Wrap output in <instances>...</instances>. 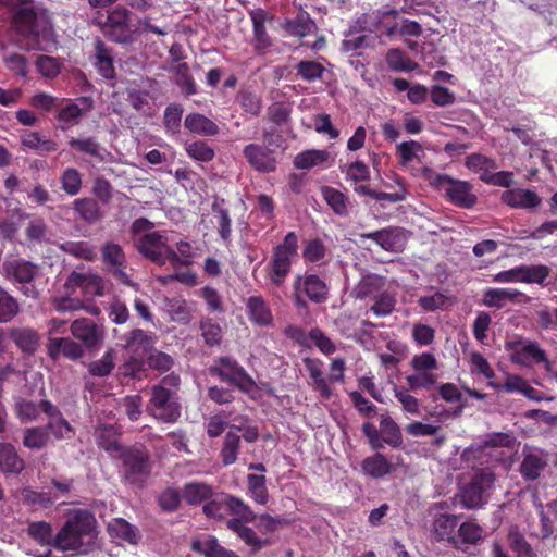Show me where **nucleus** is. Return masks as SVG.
<instances>
[{
    "instance_id": "2eb2a0df",
    "label": "nucleus",
    "mask_w": 557,
    "mask_h": 557,
    "mask_svg": "<svg viewBox=\"0 0 557 557\" xmlns=\"http://www.w3.org/2000/svg\"><path fill=\"white\" fill-rule=\"evenodd\" d=\"M72 335L88 349H98L103 342L104 331L87 318L76 319L71 324Z\"/></svg>"
},
{
    "instance_id": "7ed1b4c3",
    "label": "nucleus",
    "mask_w": 557,
    "mask_h": 557,
    "mask_svg": "<svg viewBox=\"0 0 557 557\" xmlns=\"http://www.w3.org/2000/svg\"><path fill=\"white\" fill-rule=\"evenodd\" d=\"M124 348L129 357L123 364V374L139 379L146 370V358L153 349L156 336L152 333L135 329L123 336Z\"/></svg>"
},
{
    "instance_id": "9b49d317",
    "label": "nucleus",
    "mask_w": 557,
    "mask_h": 557,
    "mask_svg": "<svg viewBox=\"0 0 557 557\" xmlns=\"http://www.w3.org/2000/svg\"><path fill=\"white\" fill-rule=\"evenodd\" d=\"M549 274L548 267L544 264H521L509 270L500 271L492 276V282L498 284L527 283L543 284Z\"/></svg>"
},
{
    "instance_id": "680f3d73",
    "label": "nucleus",
    "mask_w": 557,
    "mask_h": 557,
    "mask_svg": "<svg viewBox=\"0 0 557 557\" xmlns=\"http://www.w3.org/2000/svg\"><path fill=\"white\" fill-rule=\"evenodd\" d=\"M193 548L205 555V557H237L234 552L222 547L214 537L195 543Z\"/></svg>"
},
{
    "instance_id": "39448f33",
    "label": "nucleus",
    "mask_w": 557,
    "mask_h": 557,
    "mask_svg": "<svg viewBox=\"0 0 557 557\" xmlns=\"http://www.w3.org/2000/svg\"><path fill=\"white\" fill-rule=\"evenodd\" d=\"M298 236L295 232H289L285 235L283 242L278 244L274 250L267 269L269 278L275 286H281L292 268V258L297 255Z\"/></svg>"
},
{
    "instance_id": "393cba45",
    "label": "nucleus",
    "mask_w": 557,
    "mask_h": 557,
    "mask_svg": "<svg viewBox=\"0 0 557 557\" xmlns=\"http://www.w3.org/2000/svg\"><path fill=\"white\" fill-rule=\"evenodd\" d=\"M47 350L49 357L53 360H58L61 356L70 360H77L84 356L82 345L70 337H49Z\"/></svg>"
},
{
    "instance_id": "4468645a",
    "label": "nucleus",
    "mask_w": 557,
    "mask_h": 557,
    "mask_svg": "<svg viewBox=\"0 0 557 557\" xmlns=\"http://www.w3.org/2000/svg\"><path fill=\"white\" fill-rule=\"evenodd\" d=\"M494 481L495 475L488 469L478 472L462 492L465 507L473 509L481 506L485 502V494L493 486Z\"/></svg>"
},
{
    "instance_id": "37998d69",
    "label": "nucleus",
    "mask_w": 557,
    "mask_h": 557,
    "mask_svg": "<svg viewBox=\"0 0 557 557\" xmlns=\"http://www.w3.org/2000/svg\"><path fill=\"white\" fill-rule=\"evenodd\" d=\"M321 193L323 199L332 208L335 214L342 216L348 214L350 202L344 193L331 186L322 187Z\"/></svg>"
},
{
    "instance_id": "b1692460",
    "label": "nucleus",
    "mask_w": 557,
    "mask_h": 557,
    "mask_svg": "<svg viewBox=\"0 0 557 557\" xmlns=\"http://www.w3.org/2000/svg\"><path fill=\"white\" fill-rule=\"evenodd\" d=\"M294 287L313 302L321 304L327 299L329 288L326 284L315 274L297 276Z\"/></svg>"
},
{
    "instance_id": "c9c22d12",
    "label": "nucleus",
    "mask_w": 557,
    "mask_h": 557,
    "mask_svg": "<svg viewBox=\"0 0 557 557\" xmlns=\"http://www.w3.org/2000/svg\"><path fill=\"white\" fill-rule=\"evenodd\" d=\"M184 126L191 133L199 136H214L219 133V126L199 113H189L184 120Z\"/></svg>"
},
{
    "instance_id": "c85d7f7f",
    "label": "nucleus",
    "mask_w": 557,
    "mask_h": 557,
    "mask_svg": "<svg viewBox=\"0 0 557 557\" xmlns=\"http://www.w3.org/2000/svg\"><path fill=\"white\" fill-rule=\"evenodd\" d=\"M362 238H369L375 242L381 248L387 251H396L404 244V235L398 228H383L380 231L364 233Z\"/></svg>"
},
{
    "instance_id": "72a5a7b5",
    "label": "nucleus",
    "mask_w": 557,
    "mask_h": 557,
    "mask_svg": "<svg viewBox=\"0 0 557 557\" xmlns=\"http://www.w3.org/2000/svg\"><path fill=\"white\" fill-rule=\"evenodd\" d=\"M0 469L12 474H18L25 469L24 459L10 443H0Z\"/></svg>"
},
{
    "instance_id": "0eeeda50",
    "label": "nucleus",
    "mask_w": 557,
    "mask_h": 557,
    "mask_svg": "<svg viewBox=\"0 0 557 557\" xmlns=\"http://www.w3.org/2000/svg\"><path fill=\"white\" fill-rule=\"evenodd\" d=\"M132 13L126 8L116 7L107 16L102 30L107 37L117 44H132L137 29L132 23Z\"/></svg>"
},
{
    "instance_id": "ea45409f",
    "label": "nucleus",
    "mask_w": 557,
    "mask_h": 557,
    "mask_svg": "<svg viewBox=\"0 0 557 557\" xmlns=\"http://www.w3.org/2000/svg\"><path fill=\"white\" fill-rule=\"evenodd\" d=\"M66 285L71 288H81L84 294L102 295L101 280L98 276L73 272Z\"/></svg>"
},
{
    "instance_id": "423d86ee",
    "label": "nucleus",
    "mask_w": 557,
    "mask_h": 557,
    "mask_svg": "<svg viewBox=\"0 0 557 557\" xmlns=\"http://www.w3.org/2000/svg\"><path fill=\"white\" fill-rule=\"evenodd\" d=\"M212 375L219 376L222 381L236 386L246 394L256 392L257 385L255 380L247 371L232 357H221L215 360L214 364L209 369Z\"/></svg>"
},
{
    "instance_id": "cd10ccee",
    "label": "nucleus",
    "mask_w": 557,
    "mask_h": 557,
    "mask_svg": "<svg viewBox=\"0 0 557 557\" xmlns=\"http://www.w3.org/2000/svg\"><path fill=\"white\" fill-rule=\"evenodd\" d=\"M95 67L98 73L106 79L114 77V54L103 41L97 39L95 42Z\"/></svg>"
},
{
    "instance_id": "58836bf2",
    "label": "nucleus",
    "mask_w": 557,
    "mask_h": 557,
    "mask_svg": "<svg viewBox=\"0 0 557 557\" xmlns=\"http://www.w3.org/2000/svg\"><path fill=\"white\" fill-rule=\"evenodd\" d=\"M385 285L384 277L376 274H367L362 276L359 283L354 288V294L358 299H364L367 297H375L379 293H382Z\"/></svg>"
},
{
    "instance_id": "603ef678",
    "label": "nucleus",
    "mask_w": 557,
    "mask_h": 557,
    "mask_svg": "<svg viewBox=\"0 0 557 557\" xmlns=\"http://www.w3.org/2000/svg\"><path fill=\"white\" fill-rule=\"evenodd\" d=\"M62 190L69 196H76L82 189L83 178L79 171L69 166L60 175Z\"/></svg>"
},
{
    "instance_id": "f257e3e1",
    "label": "nucleus",
    "mask_w": 557,
    "mask_h": 557,
    "mask_svg": "<svg viewBox=\"0 0 557 557\" xmlns=\"http://www.w3.org/2000/svg\"><path fill=\"white\" fill-rule=\"evenodd\" d=\"M0 4L15 7V26L26 40L27 49L51 52L57 47L48 12L34 0H0Z\"/></svg>"
},
{
    "instance_id": "412c9836",
    "label": "nucleus",
    "mask_w": 557,
    "mask_h": 557,
    "mask_svg": "<svg viewBox=\"0 0 557 557\" xmlns=\"http://www.w3.org/2000/svg\"><path fill=\"white\" fill-rule=\"evenodd\" d=\"M500 200L512 209L534 210L542 203L539 194L528 188H511L502 193Z\"/></svg>"
},
{
    "instance_id": "4c0bfd02",
    "label": "nucleus",
    "mask_w": 557,
    "mask_h": 557,
    "mask_svg": "<svg viewBox=\"0 0 557 557\" xmlns=\"http://www.w3.org/2000/svg\"><path fill=\"white\" fill-rule=\"evenodd\" d=\"M10 337L26 354L35 352L39 345L38 333L30 327H14L10 331Z\"/></svg>"
},
{
    "instance_id": "a19ab883",
    "label": "nucleus",
    "mask_w": 557,
    "mask_h": 557,
    "mask_svg": "<svg viewBox=\"0 0 557 557\" xmlns=\"http://www.w3.org/2000/svg\"><path fill=\"white\" fill-rule=\"evenodd\" d=\"M329 250L322 239L313 238L305 243L302 258L306 263L322 265L326 263Z\"/></svg>"
},
{
    "instance_id": "864d4df0",
    "label": "nucleus",
    "mask_w": 557,
    "mask_h": 557,
    "mask_svg": "<svg viewBox=\"0 0 557 557\" xmlns=\"http://www.w3.org/2000/svg\"><path fill=\"white\" fill-rule=\"evenodd\" d=\"M213 496L210 485L199 482H193L185 485L183 497L188 504H200Z\"/></svg>"
},
{
    "instance_id": "ddd939ff",
    "label": "nucleus",
    "mask_w": 557,
    "mask_h": 557,
    "mask_svg": "<svg viewBox=\"0 0 557 557\" xmlns=\"http://www.w3.org/2000/svg\"><path fill=\"white\" fill-rule=\"evenodd\" d=\"M510 359L513 363L531 367L535 363H548L546 352L536 342L519 341L507 344Z\"/></svg>"
},
{
    "instance_id": "5701e85b",
    "label": "nucleus",
    "mask_w": 557,
    "mask_h": 557,
    "mask_svg": "<svg viewBox=\"0 0 557 557\" xmlns=\"http://www.w3.org/2000/svg\"><path fill=\"white\" fill-rule=\"evenodd\" d=\"M458 517L449 513L434 515L432 522V534L436 541H445L447 543L458 545L457 528Z\"/></svg>"
},
{
    "instance_id": "6e6d98bb",
    "label": "nucleus",
    "mask_w": 557,
    "mask_h": 557,
    "mask_svg": "<svg viewBox=\"0 0 557 557\" xmlns=\"http://www.w3.org/2000/svg\"><path fill=\"white\" fill-rule=\"evenodd\" d=\"M74 210L81 219L88 223H95L101 216L99 205L90 198L76 199L74 201Z\"/></svg>"
},
{
    "instance_id": "3c124183",
    "label": "nucleus",
    "mask_w": 557,
    "mask_h": 557,
    "mask_svg": "<svg viewBox=\"0 0 557 557\" xmlns=\"http://www.w3.org/2000/svg\"><path fill=\"white\" fill-rule=\"evenodd\" d=\"M248 495L259 505H265L269 500V492L265 485V476L258 474L247 475Z\"/></svg>"
},
{
    "instance_id": "774afa93",
    "label": "nucleus",
    "mask_w": 557,
    "mask_h": 557,
    "mask_svg": "<svg viewBox=\"0 0 557 557\" xmlns=\"http://www.w3.org/2000/svg\"><path fill=\"white\" fill-rule=\"evenodd\" d=\"M225 507L235 516L240 518L245 522H251L256 520V515L251 508L240 498L226 495L224 497Z\"/></svg>"
},
{
    "instance_id": "c756f323",
    "label": "nucleus",
    "mask_w": 557,
    "mask_h": 557,
    "mask_svg": "<svg viewBox=\"0 0 557 557\" xmlns=\"http://www.w3.org/2000/svg\"><path fill=\"white\" fill-rule=\"evenodd\" d=\"M69 145L71 148L98 162H106L110 156L108 150L95 137L71 138Z\"/></svg>"
},
{
    "instance_id": "7c9ffc66",
    "label": "nucleus",
    "mask_w": 557,
    "mask_h": 557,
    "mask_svg": "<svg viewBox=\"0 0 557 557\" xmlns=\"http://www.w3.org/2000/svg\"><path fill=\"white\" fill-rule=\"evenodd\" d=\"M253 26L252 46L258 53H263L271 47L272 41L265 29V12L261 9L250 13Z\"/></svg>"
},
{
    "instance_id": "1a4fd4ad",
    "label": "nucleus",
    "mask_w": 557,
    "mask_h": 557,
    "mask_svg": "<svg viewBox=\"0 0 557 557\" xmlns=\"http://www.w3.org/2000/svg\"><path fill=\"white\" fill-rule=\"evenodd\" d=\"M410 364L414 370V373L406 377L410 389H430L436 383L438 376L434 371L438 369V363L433 354L414 355Z\"/></svg>"
},
{
    "instance_id": "2f4dec72",
    "label": "nucleus",
    "mask_w": 557,
    "mask_h": 557,
    "mask_svg": "<svg viewBox=\"0 0 557 557\" xmlns=\"http://www.w3.org/2000/svg\"><path fill=\"white\" fill-rule=\"evenodd\" d=\"M96 442L99 447L108 451L112 457H117L125 448L119 442V433L113 425H100L95 431Z\"/></svg>"
},
{
    "instance_id": "13d9d810",
    "label": "nucleus",
    "mask_w": 557,
    "mask_h": 557,
    "mask_svg": "<svg viewBox=\"0 0 557 557\" xmlns=\"http://www.w3.org/2000/svg\"><path fill=\"white\" fill-rule=\"evenodd\" d=\"M187 156L197 162H210L215 156L214 149L203 140H196L185 145Z\"/></svg>"
},
{
    "instance_id": "de8ad7c7",
    "label": "nucleus",
    "mask_w": 557,
    "mask_h": 557,
    "mask_svg": "<svg viewBox=\"0 0 557 557\" xmlns=\"http://www.w3.org/2000/svg\"><path fill=\"white\" fill-rule=\"evenodd\" d=\"M52 306L61 313L73 312L81 309H84L92 315H98L100 313V309L97 306H85L81 299L73 297H54L52 299Z\"/></svg>"
},
{
    "instance_id": "f3484780",
    "label": "nucleus",
    "mask_w": 557,
    "mask_h": 557,
    "mask_svg": "<svg viewBox=\"0 0 557 557\" xmlns=\"http://www.w3.org/2000/svg\"><path fill=\"white\" fill-rule=\"evenodd\" d=\"M94 108V101L89 97H79L74 101L67 102L62 107L57 115V120L60 123L62 129H67L77 125L81 119L91 111Z\"/></svg>"
},
{
    "instance_id": "4be33fe9",
    "label": "nucleus",
    "mask_w": 557,
    "mask_h": 557,
    "mask_svg": "<svg viewBox=\"0 0 557 557\" xmlns=\"http://www.w3.org/2000/svg\"><path fill=\"white\" fill-rule=\"evenodd\" d=\"M27 534L30 539L44 547L42 552H28L29 555H33L34 557L51 556L50 547L51 545H55V535H53L50 523L46 521L32 522L27 528Z\"/></svg>"
},
{
    "instance_id": "6e6552de",
    "label": "nucleus",
    "mask_w": 557,
    "mask_h": 557,
    "mask_svg": "<svg viewBox=\"0 0 557 557\" xmlns=\"http://www.w3.org/2000/svg\"><path fill=\"white\" fill-rule=\"evenodd\" d=\"M147 411L160 421L175 422L181 416L175 392L164 386H153Z\"/></svg>"
},
{
    "instance_id": "c03bdc74",
    "label": "nucleus",
    "mask_w": 557,
    "mask_h": 557,
    "mask_svg": "<svg viewBox=\"0 0 557 557\" xmlns=\"http://www.w3.org/2000/svg\"><path fill=\"white\" fill-rule=\"evenodd\" d=\"M362 471L374 479L382 478L392 472V465L386 457L380 453L366 458L361 465Z\"/></svg>"
},
{
    "instance_id": "8fccbe9b",
    "label": "nucleus",
    "mask_w": 557,
    "mask_h": 557,
    "mask_svg": "<svg viewBox=\"0 0 557 557\" xmlns=\"http://www.w3.org/2000/svg\"><path fill=\"white\" fill-rule=\"evenodd\" d=\"M386 63L391 70L396 72L408 73L418 67V64L399 49L388 50L386 54Z\"/></svg>"
},
{
    "instance_id": "9d476101",
    "label": "nucleus",
    "mask_w": 557,
    "mask_h": 557,
    "mask_svg": "<svg viewBox=\"0 0 557 557\" xmlns=\"http://www.w3.org/2000/svg\"><path fill=\"white\" fill-rule=\"evenodd\" d=\"M116 458L123 461L122 474L127 483L139 485L148 478V456L143 449L125 448Z\"/></svg>"
},
{
    "instance_id": "e2e57ef3",
    "label": "nucleus",
    "mask_w": 557,
    "mask_h": 557,
    "mask_svg": "<svg viewBox=\"0 0 557 557\" xmlns=\"http://www.w3.org/2000/svg\"><path fill=\"white\" fill-rule=\"evenodd\" d=\"M173 73L175 74V83L181 88L183 94L186 96L196 94V83L190 75L189 67L186 63H181L174 66Z\"/></svg>"
},
{
    "instance_id": "f704fd0d",
    "label": "nucleus",
    "mask_w": 557,
    "mask_h": 557,
    "mask_svg": "<svg viewBox=\"0 0 557 557\" xmlns=\"http://www.w3.org/2000/svg\"><path fill=\"white\" fill-rule=\"evenodd\" d=\"M284 29L290 36L304 38L317 32L318 27L314 21L307 12H300L295 18L286 20Z\"/></svg>"
},
{
    "instance_id": "bf43d9fd",
    "label": "nucleus",
    "mask_w": 557,
    "mask_h": 557,
    "mask_svg": "<svg viewBox=\"0 0 557 557\" xmlns=\"http://www.w3.org/2000/svg\"><path fill=\"white\" fill-rule=\"evenodd\" d=\"M115 366V352L112 348L108 349L100 359L92 361L88 366V372L94 376H108Z\"/></svg>"
},
{
    "instance_id": "bb28decb",
    "label": "nucleus",
    "mask_w": 557,
    "mask_h": 557,
    "mask_svg": "<svg viewBox=\"0 0 557 557\" xmlns=\"http://www.w3.org/2000/svg\"><path fill=\"white\" fill-rule=\"evenodd\" d=\"M2 273L18 283H29L37 273V267L23 259H11L3 262Z\"/></svg>"
},
{
    "instance_id": "5fc2aeb1",
    "label": "nucleus",
    "mask_w": 557,
    "mask_h": 557,
    "mask_svg": "<svg viewBox=\"0 0 557 557\" xmlns=\"http://www.w3.org/2000/svg\"><path fill=\"white\" fill-rule=\"evenodd\" d=\"M49 433L46 429L39 426L27 428L24 430L23 445L33 450H40L47 446Z\"/></svg>"
},
{
    "instance_id": "dca6fc26",
    "label": "nucleus",
    "mask_w": 557,
    "mask_h": 557,
    "mask_svg": "<svg viewBox=\"0 0 557 557\" xmlns=\"http://www.w3.org/2000/svg\"><path fill=\"white\" fill-rule=\"evenodd\" d=\"M243 154L249 165L257 172L271 173L276 170L277 160L273 150L262 145L249 144L244 147Z\"/></svg>"
},
{
    "instance_id": "f03ea898",
    "label": "nucleus",
    "mask_w": 557,
    "mask_h": 557,
    "mask_svg": "<svg viewBox=\"0 0 557 557\" xmlns=\"http://www.w3.org/2000/svg\"><path fill=\"white\" fill-rule=\"evenodd\" d=\"M55 546L77 555L95 554L100 547L95 517L87 510L74 511L57 533Z\"/></svg>"
},
{
    "instance_id": "6ab92c4d",
    "label": "nucleus",
    "mask_w": 557,
    "mask_h": 557,
    "mask_svg": "<svg viewBox=\"0 0 557 557\" xmlns=\"http://www.w3.org/2000/svg\"><path fill=\"white\" fill-rule=\"evenodd\" d=\"M304 364L306 371L309 374L312 391L319 394V396L327 400L333 395V387L329 384V380L324 376V363L320 359L315 358H304Z\"/></svg>"
},
{
    "instance_id": "052dcab7",
    "label": "nucleus",
    "mask_w": 557,
    "mask_h": 557,
    "mask_svg": "<svg viewBox=\"0 0 557 557\" xmlns=\"http://www.w3.org/2000/svg\"><path fill=\"white\" fill-rule=\"evenodd\" d=\"M166 312L174 322L187 324L191 319V311L186 300L181 298H172L166 302Z\"/></svg>"
},
{
    "instance_id": "4d7b16f0",
    "label": "nucleus",
    "mask_w": 557,
    "mask_h": 557,
    "mask_svg": "<svg viewBox=\"0 0 557 557\" xmlns=\"http://www.w3.org/2000/svg\"><path fill=\"white\" fill-rule=\"evenodd\" d=\"M25 235L29 242L41 244L49 240V227L42 218L33 216L25 228Z\"/></svg>"
},
{
    "instance_id": "09e8293b",
    "label": "nucleus",
    "mask_w": 557,
    "mask_h": 557,
    "mask_svg": "<svg viewBox=\"0 0 557 557\" xmlns=\"http://www.w3.org/2000/svg\"><path fill=\"white\" fill-rule=\"evenodd\" d=\"M28 215L18 207L11 210L7 216L0 219V234L5 238H13L20 227V222Z\"/></svg>"
},
{
    "instance_id": "0e129e2a",
    "label": "nucleus",
    "mask_w": 557,
    "mask_h": 557,
    "mask_svg": "<svg viewBox=\"0 0 557 557\" xmlns=\"http://www.w3.org/2000/svg\"><path fill=\"white\" fill-rule=\"evenodd\" d=\"M419 307L426 311L432 312L436 310H445L451 305L450 298L441 292H435L432 295H424L418 299Z\"/></svg>"
},
{
    "instance_id": "79ce46f5",
    "label": "nucleus",
    "mask_w": 557,
    "mask_h": 557,
    "mask_svg": "<svg viewBox=\"0 0 557 557\" xmlns=\"http://www.w3.org/2000/svg\"><path fill=\"white\" fill-rule=\"evenodd\" d=\"M465 165L472 172L479 174L481 181L486 182L492 171L496 170V162L481 153H472L466 158Z\"/></svg>"
},
{
    "instance_id": "a211bd4d",
    "label": "nucleus",
    "mask_w": 557,
    "mask_h": 557,
    "mask_svg": "<svg viewBox=\"0 0 557 557\" xmlns=\"http://www.w3.org/2000/svg\"><path fill=\"white\" fill-rule=\"evenodd\" d=\"M530 297L516 288H486L483 293V304L490 308L503 309L508 302L515 305L528 304Z\"/></svg>"
},
{
    "instance_id": "473e14b6",
    "label": "nucleus",
    "mask_w": 557,
    "mask_h": 557,
    "mask_svg": "<svg viewBox=\"0 0 557 557\" xmlns=\"http://www.w3.org/2000/svg\"><path fill=\"white\" fill-rule=\"evenodd\" d=\"M108 532L112 537L132 545H137L141 539L138 528L123 518H115L110 521L108 523Z\"/></svg>"
},
{
    "instance_id": "aec40b11",
    "label": "nucleus",
    "mask_w": 557,
    "mask_h": 557,
    "mask_svg": "<svg viewBox=\"0 0 557 557\" xmlns=\"http://www.w3.org/2000/svg\"><path fill=\"white\" fill-rule=\"evenodd\" d=\"M446 199L454 206L470 209L476 201L478 197L473 193L472 185L467 181L451 178L445 189Z\"/></svg>"
},
{
    "instance_id": "f8f14e48",
    "label": "nucleus",
    "mask_w": 557,
    "mask_h": 557,
    "mask_svg": "<svg viewBox=\"0 0 557 557\" xmlns=\"http://www.w3.org/2000/svg\"><path fill=\"white\" fill-rule=\"evenodd\" d=\"M138 251L152 262L164 265L169 261L168 238L160 232H150L134 239Z\"/></svg>"
},
{
    "instance_id": "a878e982",
    "label": "nucleus",
    "mask_w": 557,
    "mask_h": 557,
    "mask_svg": "<svg viewBox=\"0 0 557 557\" xmlns=\"http://www.w3.org/2000/svg\"><path fill=\"white\" fill-rule=\"evenodd\" d=\"M334 161L331 152L325 149H308L297 153L293 164L297 170H311L313 168H329Z\"/></svg>"
},
{
    "instance_id": "338daca9",
    "label": "nucleus",
    "mask_w": 557,
    "mask_h": 557,
    "mask_svg": "<svg viewBox=\"0 0 557 557\" xmlns=\"http://www.w3.org/2000/svg\"><path fill=\"white\" fill-rule=\"evenodd\" d=\"M373 305L370 307V311L376 317H387L394 310L396 306V298L393 294L383 290L373 297Z\"/></svg>"
},
{
    "instance_id": "49530a36",
    "label": "nucleus",
    "mask_w": 557,
    "mask_h": 557,
    "mask_svg": "<svg viewBox=\"0 0 557 557\" xmlns=\"http://www.w3.org/2000/svg\"><path fill=\"white\" fill-rule=\"evenodd\" d=\"M380 432L385 444L391 447H398L403 443V436L399 426L389 414H381Z\"/></svg>"
},
{
    "instance_id": "e433bc0d",
    "label": "nucleus",
    "mask_w": 557,
    "mask_h": 557,
    "mask_svg": "<svg viewBox=\"0 0 557 557\" xmlns=\"http://www.w3.org/2000/svg\"><path fill=\"white\" fill-rule=\"evenodd\" d=\"M396 154L399 160V164L403 168H407L412 171L411 163L417 160L421 161V159L425 156L424 149L419 141L408 140L403 141L396 147Z\"/></svg>"
},
{
    "instance_id": "20e7f679",
    "label": "nucleus",
    "mask_w": 557,
    "mask_h": 557,
    "mask_svg": "<svg viewBox=\"0 0 557 557\" xmlns=\"http://www.w3.org/2000/svg\"><path fill=\"white\" fill-rule=\"evenodd\" d=\"M224 436L220 451L221 461L224 466L234 465L240 448V438L247 443H255L259 437V430L256 425L248 423L247 417H240L233 420Z\"/></svg>"
},
{
    "instance_id": "a18cd8bd",
    "label": "nucleus",
    "mask_w": 557,
    "mask_h": 557,
    "mask_svg": "<svg viewBox=\"0 0 557 557\" xmlns=\"http://www.w3.org/2000/svg\"><path fill=\"white\" fill-rule=\"evenodd\" d=\"M250 320L256 324L268 326L272 323V313L261 297H250L247 302Z\"/></svg>"
},
{
    "instance_id": "69168bd1",
    "label": "nucleus",
    "mask_w": 557,
    "mask_h": 557,
    "mask_svg": "<svg viewBox=\"0 0 557 557\" xmlns=\"http://www.w3.org/2000/svg\"><path fill=\"white\" fill-rule=\"evenodd\" d=\"M61 249L78 259L94 260L96 258V249L87 242H65L61 245Z\"/></svg>"
}]
</instances>
